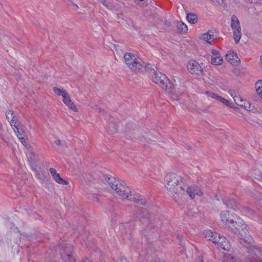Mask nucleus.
<instances>
[{
  "label": "nucleus",
  "instance_id": "1",
  "mask_svg": "<svg viewBox=\"0 0 262 262\" xmlns=\"http://www.w3.org/2000/svg\"><path fill=\"white\" fill-rule=\"evenodd\" d=\"M108 184L112 189V193L116 194L122 200H127L140 205H146L147 201L144 198L134 191H132L129 188L122 185L118 181L111 180Z\"/></svg>",
  "mask_w": 262,
  "mask_h": 262
},
{
  "label": "nucleus",
  "instance_id": "2",
  "mask_svg": "<svg viewBox=\"0 0 262 262\" xmlns=\"http://www.w3.org/2000/svg\"><path fill=\"white\" fill-rule=\"evenodd\" d=\"M185 181L182 177L174 173H169L166 176L165 179V186L174 199L180 197V186L184 183Z\"/></svg>",
  "mask_w": 262,
  "mask_h": 262
},
{
  "label": "nucleus",
  "instance_id": "3",
  "mask_svg": "<svg viewBox=\"0 0 262 262\" xmlns=\"http://www.w3.org/2000/svg\"><path fill=\"white\" fill-rule=\"evenodd\" d=\"M124 58L126 64L131 70L136 72L143 71V61L141 59L137 58L135 55L126 53L124 55Z\"/></svg>",
  "mask_w": 262,
  "mask_h": 262
},
{
  "label": "nucleus",
  "instance_id": "4",
  "mask_svg": "<svg viewBox=\"0 0 262 262\" xmlns=\"http://www.w3.org/2000/svg\"><path fill=\"white\" fill-rule=\"evenodd\" d=\"M229 228L235 234L245 240L248 232L247 225L243 220L238 217H236L232 224L229 226Z\"/></svg>",
  "mask_w": 262,
  "mask_h": 262
},
{
  "label": "nucleus",
  "instance_id": "5",
  "mask_svg": "<svg viewBox=\"0 0 262 262\" xmlns=\"http://www.w3.org/2000/svg\"><path fill=\"white\" fill-rule=\"evenodd\" d=\"M182 184V186H180L181 190L179 192L181 193L180 196H184L187 194L191 199H193L196 196H202L203 195L201 188L198 186L194 185H189L186 181H185L184 183Z\"/></svg>",
  "mask_w": 262,
  "mask_h": 262
},
{
  "label": "nucleus",
  "instance_id": "6",
  "mask_svg": "<svg viewBox=\"0 0 262 262\" xmlns=\"http://www.w3.org/2000/svg\"><path fill=\"white\" fill-rule=\"evenodd\" d=\"M172 86L171 85L167 86V90L166 91L169 94H171L173 97V99H176L179 95L183 93L184 90V87L182 85L180 79L175 77L172 79Z\"/></svg>",
  "mask_w": 262,
  "mask_h": 262
},
{
  "label": "nucleus",
  "instance_id": "7",
  "mask_svg": "<svg viewBox=\"0 0 262 262\" xmlns=\"http://www.w3.org/2000/svg\"><path fill=\"white\" fill-rule=\"evenodd\" d=\"M231 27L233 30L234 39L236 43H238L241 38V28L240 23L237 17L232 15L231 18Z\"/></svg>",
  "mask_w": 262,
  "mask_h": 262
},
{
  "label": "nucleus",
  "instance_id": "8",
  "mask_svg": "<svg viewBox=\"0 0 262 262\" xmlns=\"http://www.w3.org/2000/svg\"><path fill=\"white\" fill-rule=\"evenodd\" d=\"M152 80L155 83L160 85L165 91L167 90V86L170 84L169 79L166 76L162 73H154L152 77Z\"/></svg>",
  "mask_w": 262,
  "mask_h": 262
},
{
  "label": "nucleus",
  "instance_id": "9",
  "mask_svg": "<svg viewBox=\"0 0 262 262\" xmlns=\"http://www.w3.org/2000/svg\"><path fill=\"white\" fill-rule=\"evenodd\" d=\"M212 242L216 245L217 248L220 250L224 251H229L230 248V245L229 242L225 237L219 234L217 237H215Z\"/></svg>",
  "mask_w": 262,
  "mask_h": 262
},
{
  "label": "nucleus",
  "instance_id": "10",
  "mask_svg": "<svg viewBox=\"0 0 262 262\" xmlns=\"http://www.w3.org/2000/svg\"><path fill=\"white\" fill-rule=\"evenodd\" d=\"M212 242L216 245L217 248L220 250L224 251H229L230 248V245L229 242L225 237L219 234L217 237H215Z\"/></svg>",
  "mask_w": 262,
  "mask_h": 262
},
{
  "label": "nucleus",
  "instance_id": "11",
  "mask_svg": "<svg viewBox=\"0 0 262 262\" xmlns=\"http://www.w3.org/2000/svg\"><path fill=\"white\" fill-rule=\"evenodd\" d=\"M187 68L189 72L193 75H200L203 72L200 64L194 60L189 61L187 64Z\"/></svg>",
  "mask_w": 262,
  "mask_h": 262
},
{
  "label": "nucleus",
  "instance_id": "12",
  "mask_svg": "<svg viewBox=\"0 0 262 262\" xmlns=\"http://www.w3.org/2000/svg\"><path fill=\"white\" fill-rule=\"evenodd\" d=\"M236 217L229 211H223L220 215L221 221L228 228L232 224V222L234 221Z\"/></svg>",
  "mask_w": 262,
  "mask_h": 262
},
{
  "label": "nucleus",
  "instance_id": "13",
  "mask_svg": "<svg viewBox=\"0 0 262 262\" xmlns=\"http://www.w3.org/2000/svg\"><path fill=\"white\" fill-rule=\"evenodd\" d=\"M249 256L252 262L262 261V252L254 246H251L248 250Z\"/></svg>",
  "mask_w": 262,
  "mask_h": 262
},
{
  "label": "nucleus",
  "instance_id": "14",
  "mask_svg": "<svg viewBox=\"0 0 262 262\" xmlns=\"http://www.w3.org/2000/svg\"><path fill=\"white\" fill-rule=\"evenodd\" d=\"M72 253V248L68 244L62 248L61 251V256L66 262H74L75 261Z\"/></svg>",
  "mask_w": 262,
  "mask_h": 262
},
{
  "label": "nucleus",
  "instance_id": "15",
  "mask_svg": "<svg viewBox=\"0 0 262 262\" xmlns=\"http://www.w3.org/2000/svg\"><path fill=\"white\" fill-rule=\"evenodd\" d=\"M53 180L58 184L63 185H67L69 182L62 179L59 173H58L55 168H50L49 169Z\"/></svg>",
  "mask_w": 262,
  "mask_h": 262
},
{
  "label": "nucleus",
  "instance_id": "16",
  "mask_svg": "<svg viewBox=\"0 0 262 262\" xmlns=\"http://www.w3.org/2000/svg\"><path fill=\"white\" fill-rule=\"evenodd\" d=\"M211 63L215 65H221L222 64L223 59L219 51L213 49L211 50Z\"/></svg>",
  "mask_w": 262,
  "mask_h": 262
},
{
  "label": "nucleus",
  "instance_id": "17",
  "mask_svg": "<svg viewBox=\"0 0 262 262\" xmlns=\"http://www.w3.org/2000/svg\"><path fill=\"white\" fill-rule=\"evenodd\" d=\"M227 60L233 65H236L238 63L239 60L237 55L233 51H228L226 54Z\"/></svg>",
  "mask_w": 262,
  "mask_h": 262
},
{
  "label": "nucleus",
  "instance_id": "18",
  "mask_svg": "<svg viewBox=\"0 0 262 262\" xmlns=\"http://www.w3.org/2000/svg\"><path fill=\"white\" fill-rule=\"evenodd\" d=\"M62 101L70 109L75 112H77L78 109L75 104L72 101L68 93L66 96H64Z\"/></svg>",
  "mask_w": 262,
  "mask_h": 262
},
{
  "label": "nucleus",
  "instance_id": "19",
  "mask_svg": "<svg viewBox=\"0 0 262 262\" xmlns=\"http://www.w3.org/2000/svg\"><path fill=\"white\" fill-rule=\"evenodd\" d=\"M199 37L201 40L211 43L214 38V32L212 30H209L207 33L201 34Z\"/></svg>",
  "mask_w": 262,
  "mask_h": 262
},
{
  "label": "nucleus",
  "instance_id": "20",
  "mask_svg": "<svg viewBox=\"0 0 262 262\" xmlns=\"http://www.w3.org/2000/svg\"><path fill=\"white\" fill-rule=\"evenodd\" d=\"M11 127L14 131L16 130L17 131H24L28 129L24 124L18 121V119L15 122L13 121L11 122Z\"/></svg>",
  "mask_w": 262,
  "mask_h": 262
},
{
  "label": "nucleus",
  "instance_id": "21",
  "mask_svg": "<svg viewBox=\"0 0 262 262\" xmlns=\"http://www.w3.org/2000/svg\"><path fill=\"white\" fill-rule=\"evenodd\" d=\"M16 136L18 137V139L21 143L26 147L28 148V144H27L28 137L25 135V132H15Z\"/></svg>",
  "mask_w": 262,
  "mask_h": 262
},
{
  "label": "nucleus",
  "instance_id": "22",
  "mask_svg": "<svg viewBox=\"0 0 262 262\" xmlns=\"http://www.w3.org/2000/svg\"><path fill=\"white\" fill-rule=\"evenodd\" d=\"M204 235L207 239L212 242L219 234L210 230H206L204 232Z\"/></svg>",
  "mask_w": 262,
  "mask_h": 262
},
{
  "label": "nucleus",
  "instance_id": "23",
  "mask_svg": "<svg viewBox=\"0 0 262 262\" xmlns=\"http://www.w3.org/2000/svg\"><path fill=\"white\" fill-rule=\"evenodd\" d=\"M240 106L248 111L254 112L256 111V108L254 105H252L249 101L245 100Z\"/></svg>",
  "mask_w": 262,
  "mask_h": 262
},
{
  "label": "nucleus",
  "instance_id": "24",
  "mask_svg": "<svg viewBox=\"0 0 262 262\" xmlns=\"http://www.w3.org/2000/svg\"><path fill=\"white\" fill-rule=\"evenodd\" d=\"M204 94L206 96L207 99L210 101L215 100L217 101L220 97L217 94L209 91H206Z\"/></svg>",
  "mask_w": 262,
  "mask_h": 262
},
{
  "label": "nucleus",
  "instance_id": "25",
  "mask_svg": "<svg viewBox=\"0 0 262 262\" xmlns=\"http://www.w3.org/2000/svg\"><path fill=\"white\" fill-rule=\"evenodd\" d=\"M6 116L7 119L9 121L11 125V122H13V120L14 122H15L17 120L16 116L14 115L13 112L11 110H7L6 111Z\"/></svg>",
  "mask_w": 262,
  "mask_h": 262
},
{
  "label": "nucleus",
  "instance_id": "26",
  "mask_svg": "<svg viewBox=\"0 0 262 262\" xmlns=\"http://www.w3.org/2000/svg\"><path fill=\"white\" fill-rule=\"evenodd\" d=\"M186 19L189 23L192 24H196L198 20L197 15L192 13H188L186 16Z\"/></svg>",
  "mask_w": 262,
  "mask_h": 262
},
{
  "label": "nucleus",
  "instance_id": "27",
  "mask_svg": "<svg viewBox=\"0 0 262 262\" xmlns=\"http://www.w3.org/2000/svg\"><path fill=\"white\" fill-rule=\"evenodd\" d=\"M255 87L257 94L262 99V80H258L255 84Z\"/></svg>",
  "mask_w": 262,
  "mask_h": 262
},
{
  "label": "nucleus",
  "instance_id": "28",
  "mask_svg": "<svg viewBox=\"0 0 262 262\" xmlns=\"http://www.w3.org/2000/svg\"><path fill=\"white\" fill-rule=\"evenodd\" d=\"M224 203L227 206V207L233 208L234 210L238 208V204L234 200L231 199L225 200Z\"/></svg>",
  "mask_w": 262,
  "mask_h": 262
},
{
  "label": "nucleus",
  "instance_id": "29",
  "mask_svg": "<svg viewBox=\"0 0 262 262\" xmlns=\"http://www.w3.org/2000/svg\"><path fill=\"white\" fill-rule=\"evenodd\" d=\"M53 91L57 95L61 96L62 98H63L64 96H66L68 94L67 91L62 88L54 87Z\"/></svg>",
  "mask_w": 262,
  "mask_h": 262
},
{
  "label": "nucleus",
  "instance_id": "30",
  "mask_svg": "<svg viewBox=\"0 0 262 262\" xmlns=\"http://www.w3.org/2000/svg\"><path fill=\"white\" fill-rule=\"evenodd\" d=\"M218 102L222 103L223 104L226 105V106H228L231 108L234 107V104L229 101V100L222 97L221 96H220L218 99Z\"/></svg>",
  "mask_w": 262,
  "mask_h": 262
},
{
  "label": "nucleus",
  "instance_id": "31",
  "mask_svg": "<svg viewBox=\"0 0 262 262\" xmlns=\"http://www.w3.org/2000/svg\"><path fill=\"white\" fill-rule=\"evenodd\" d=\"M223 262H241L231 255H226L224 257Z\"/></svg>",
  "mask_w": 262,
  "mask_h": 262
},
{
  "label": "nucleus",
  "instance_id": "32",
  "mask_svg": "<svg viewBox=\"0 0 262 262\" xmlns=\"http://www.w3.org/2000/svg\"><path fill=\"white\" fill-rule=\"evenodd\" d=\"M177 28L181 32H186L188 30V27L186 24L182 22L177 23Z\"/></svg>",
  "mask_w": 262,
  "mask_h": 262
},
{
  "label": "nucleus",
  "instance_id": "33",
  "mask_svg": "<svg viewBox=\"0 0 262 262\" xmlns=\"http://www.w3.org/2000/svg\"><path fill=\"white\" fill-rule=\"evenodd\" d=\"M231 97H233L234 102L238 105H241V104L244 102V100L241 97L238 96L234 95L232 94H230Z\"/></svg>",
  "mask_w": 262,
  "mask_h": 262
},
{
  "label": "nucleus",
  "instance_id": "34",
  "mask_svg": "<svg viewBox=\"0 0 262 262\" xmlns=\"http://www.w3.org/2000/svg\"><path fill=\"white\" fill-rule=\"evenodd\" d=\"M255 178L258 181L259 185L262 187V176H257Z\"/></svg>",
  "mask_w": 262,
  "mask_h": 262
},
{
  "label": "nucleus",
  "instance_id": "35",
  "mask_svg": "<svg viewBox=\"0 0 262 262\" xmlns=\"http://www.w3.org/2000/svg\"><path fill=\"white\" fill-rule=\"evenodd\" d=\"M143 212L142 210H139L137 212L136 215L138 218H139L140 219H141L142 217H145V216L143 215Z\"/></svg>",
  "mask_w": 262,
  "mask_h": 262
},
{
  "label": "nucleus",
  "instance_id": "36",
  "mask_svg": "<svg viewBox=\"0 0 262 262\" xmlns=\"http://www.w3.org/2000/svg\"><path fill=\"white\" fill-rule=\"evenodd\" d=\"M258 205L262 207V195H260L259 198L256 200Z\"/></svg>",
  "mask_w": 262,
  "mask_h": 262
},
{
  "label": "nucleus",
  "instance_id": "37",
  "mask_svg": "<svg viewBox=\"0 0 262 262\" xmlns=\"http://www.w3.org/2000/svg\"><path fill=\"white\" fill-rule=\"evenodd\" d=\"M213 3H216L219 5L222 4L223 3V0H210Z\"/></svg>",
  "mask_w": 262,
  "mask_h": 262
},
{
  "label": "nucleus",
  "instance_id": "38",
  "mask_svg": "<svg viewBox=\"0 0 262 262\" xmlns=\"http://www.w3.org/2000/svg\"><path fill=\"white\" fill-rule=\"evenodd\" d=\"M34 171H35V172L36 175V176L37 177V178H38V179H41V176H40V174H39V173L38 171V170H37L36 169H34Z\"/></svg>",
  "mask_w": 262,
  "mask_h": 262
},
{
  "label": "nucleus",
  "instance_id": "39",
  "mask_svg": "<svg viewBox=\"0 0 262 262\" xmlns=\"http://www.w3.org/2000/svg\"><path fill=\"white\" fill-rule=\"evenodd\" d=\"M118 262H128L125 258H121Z\"/></svg>",
  "mask_w": 262,
  "mask_h": 262
},
{
  "label": "nucleus",
  "instance_id": "40",
  "mask_svg": "<svg viewBox=\"0 0 262 262\" xmlns=\"http://www.w3.org/2000/svg\"><path fill=\"white\" fill-rule=\"evenodd\" d=\"M93 200L94 201H96V202H99V198H98V196H95L93 198Z\"/></svg>",
  "mask_w": 262,
  "mask_h": 262
},
{
  "label": "nucleus",
  "instance_id": "41",
  "mask_svg": "<svg viewBox=\"0 0 262 262\" xmlns=\"http://www.w3.org/2000/svg\"><path fill=\"white\" fill-rule=\"evenodd\" d=\"M55 143L57 144V145H60L61 144V141L60 140H57L55 142Z\"/></svg>",
  "mask_w": 262,
  "mask_h": 262
},
{
  "label": "nucleus",
  "instance_id": "42",
  "mask_svg": "<svg viewBox=\"0 0 262 262\" xmlns=\"http://www.w3.org/2000/svg\"><path fill=\"white\" fill-rule=\"evenodd\" d=\"M81 262H91V261L88 259H85L82 260Z\"/></svg>",
  "mask_w": 262,
  "mask_h": 262
},
{
  "label": "nucleus",
  "instance_id": "43",
  "mask_svg": "<svg viewBox=\"0 0 262 262\" xmlns=\"http://www.w3.org/2000/svg\"><path fill=\"white\" fill-rule=\"evenodd\" d=\"M196 262H203L201 259H199Z\"/></svg>",
  "mask_w": 262,
  "mask_h": 262
},
{
  "label": "nucleus",
  "instance_id": "44",
  "mask_svg": "<svg viewBox=\"0 0 262 262\" xmlns=\"http://www.w3.org/2000/svg\"><path fill=\"white\" fill-rule=\"evenodd\" d=\"M74 6H75L76 9L79 8L78 6L77 5H76V4H74Z\"/></svg>",
  "mask_w": 262,
  "mask_h": 262
},
{
  "label": "nucleus",
  "instance_id": "45",
  "mask_svg": "<svg viewBox=\"0 0 262 262\" xmlns=\"http://www.w3.org/2000/svg\"><path fill=\"white\" fill-rule=\"evenodd\" d=\"M260 64L262 66V55L260 57Z\"/></svg>",
  "mask_w": 262,
  "mask_h": 262
},
{
  "label": "nucleus",
  "instance_id": "46",
  "mask_svg": "<svg viewBox=\"0 0 262 262\" xmlns=\"http://www.w3.org/2000/svg\"><path fill=\"white\" fill-rule=\"evenodd\" d=\"M247 210H248V211L249 212V213H252L253 212L251 210L249 209Z\"/></svg>",
  "mask_w": 262,
  "mask_h": 262
},
{
  "label": "nucleus",
  "instance_id": "47",
  "mask_svg": "<svg viewBox=\"0 0 262 262\" xmlns=\"http://www.w3.org/2000/svg\"><path fill=\"white\" fill-rule=\"evenodd\" d=\"M157 262H166L163 260H159Z\"/></svg>",
  "mask_w": 262,
  "mask_h": 262
},
{
  "label": "nucleus",
  "instance_id": "48",
  "mask_svg": "<svg viewBox=\"0 0 262 262\" xmlns=\"http://www.w3.org/2000/svg\"><path fill=\"white\" fill-rule=\"evenodd\" d=\"M251 3H254V2L253 1V0L251 1Z\"/></svg>",
  "mask_w": 262,
  "mask_h": 262
}]
</instances>
